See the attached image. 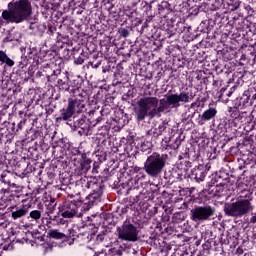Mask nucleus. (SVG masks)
I'll use <instances>...</instances> for the list:
<instances>
[{"mask_svg":"<svg viewBox=\"0 0 256 256\" xmlns=\"http://www.w3.org/2000/svg\"><path fill=\"white\" fill-rule=\"evenodd\" d=\"M187 176H185V174H179L178 173V176L176 177L177 181H183V179H186Z\"/></svg>","mask_w":256,"mask_h":256,"instance_id":"nucleus-44","label":"nucleus"},{"mask_svg":"<svg viewBox=\"0 0 256 256\" xmlns=\"http://www.w3.org/2000/svg\"><path fill=\"white\" fill-rule=\"evenodd\" d=\"M126 193L127 195H130V201H132V203H139V201H141V191L139 188H130Z\"/></svg>","mask_w":256,"mask_h":256,"instance_id":"nucleus-19","label":"nucleus"},{"mask_svg":"<svg viewBox=\"0 0 256 256\" xmlns=\"http://www.w3.org/2000/svg\"><path fill=\"white\" fill-rule=\"evenodd\" d=\"M120 37H123L124 39H127V36L129 35V30L126 28H121L119 30Z\"/></svg>","mask_w":256,"mask_h":256,"instance_id":"nucleus-32","label":"nucleus"},{"mask_svg":"<svg viewBox=\"0 0 256 256\" xmlns=\"http://www.w3.org/2000/svg\"><path fill=\"white\" fill-rule=\"evenodd\" d=\"M220 243H221L222 245H229V240H225V239H223V237H221V238H220Z\"/></svg>","mask_w":256,"mask_h":256,"instance_id":"nucleus-47","label":"nucleus"},{"mask_svg":"<svg viewBox=\"0 0 256 256\" xmlns=\"http://www.w3.org/2000/svg\"><path fill=\"white\" fill-rule=\"evenodd\" d=\"M101 117H98L97 119H96V123H99L100 121H101Z\"/></svg>","mask_w":256,"mask_h":256,"instance_id":"nucleus-56","label":"nucleus"},{"mask_svg":"<svg viewBox=\"0 0 256 256\" xmlns=\"http://www.w3.org/2000/svg\"><path fill=\"white\" fill-rule=\"evenodd\" d=\"M31 219H34V221H39L41 219V211L34 210L30 212Z\"/></svg>","mask_w":256,"mask_h":256,"instance_id":"nucleus-30","label":"nucleus"},{"mask_svg":"<svg viewBox=\"0 0 256 256\" xmlns=\"http://www.w3.org/2000/svg\"><path fill=\"white\" fill-rule=\"evenodd\" d=\"M33 237L35 239H39L40 241H43V235H41V233H39V231L33 232Z\"/></svg>","mask_w":256,"mask_h":256,"instance_id":"nucleus-36","label":"nucleus"},{"mask_svg":"<svg viewBox=\"0 0 256 256\" xmlns=\"http://www.w3.org/2000/svg\"><path fill=\"white\" fill-rule=\"evenodd\" d=\"M33 15V6L29 0H18L8 3V9L2 11V19L6 23H23L29 21Z\"/></svg>","mask_w":256,"mask_h":256,"instance_id":"nucleus-1","label":"nucleus"},{"mask_svg":"<svg viewBox=\"0 0 256 256\" xmlns=\"http://www.w3.org/2000/svg\"><path fill=\"white\" fill-rule=\"evenodd\" d=\"M28 210L25 207L12 211V219L17 220L21 219V217H25L27 215Z\"/></svg>","mask_w":256,"mask_h":256,"instance_id":"nucleus-23","label":"nucleus"},{"mask_svg":"<svg viewBox=\"0 0 256 256\" xmlns=\"http://www.w3.org/2000/svg\"><path fill=\"white\" fill-rule=\"evenodd\" d=\"M23 123H25V121H21V122L18 124V128H19V129H22L21 125H23Z\"/></svg>","mask_w":256,"mask_h":256,"instance_id":"nucleus-53","label":"nucleus"},{"mask_svg":"<svg viewBox=\"0 0 256 256\" xmlns=\"http://www.w3.org/2000/svg\"><path fill=\"white\" fill-rule=\"evenodd\" d=\"M253 211V204L250 199L238 198L235 202L224 204V213L227 217L239 219L249 215Z\"/></svg>","mask_w":256,"mask_h":256,"instance_id":"nucleus-5","label":"nucleus"},{"mask_svg":"<svg viewBox=\"0 0 256 256\" xmlns=\"http://www.w3.org/2000/svg\"><path fill=\"white\" fill-rule=\"evenodd\" d=\"M249 104H250V105H253V101H250Z\"/></svg>","mask_w":256,"mask_h":256,"instance_id":"nucleus-62","label":"nucleus"},{"mask_svg":"<svg viewBox=\"0 0 256 256\" xmlns=\"http://www.w3.org/2000/svg\"><path fill=\"white\" fill-rule=\"evenodd\" d=\"M0 61L1 63H5L6 65H8V67H13V65H15V62L11 60V58H9V56H7V53H5V51L3 50H0Z\"/></svg>","mask_w":256,"mask_h":256,"instance_id":"nucleus-22","label":"nucleus"},{"mask_svg":"<svg viewBox=\"0 0 256 256\" xmlns=\"http://www.w3.org/2000/svg\"><path fill=\"white\" fill-rule=\"evenodd\" d=\"M195 99V94L189 92H180L179 94H167L165 98H162V108L165 111L167 109H179L181 104L189 103V101H193Z\"/></svg>","mask_w":256,"mask_h":256,"instance_id":"nucleus-8","label":"nucleus"},{"mask_svg":"<svg viewBox=\"0 0 256 256\" xmlns=\"http://www.w3.org/2000/svg\"><path fill=\"white\" fill-rule=\"evenodd\" d=\"M127 97H131V98L135 97V96L133 95V90H128L127 94H126L125 96H123L122 99H125V100H126Z\"/></svg>","mask_w":256,"mask_h":256,"instance_id":"nucleus-41","label":"nucleus"},{"mask_svg":"<svg viewBox=\"0 0 256 256\" xmlns=\"http://www.w3.org/2000/svg\"><path fill=\"white\" fill-rule=\"evenodd\" d=\"M73 233H75V230L73 229L69 230V234L61 233L59 232V230H49L48 235L52 239H60V241H69L71 237H75V234Z\"/></svg>","mask_w":256,"mask_h":256,"instance_id":"nucleus-15","label":"nucleus"},{"mask_svg":"<svg viewBox=\"0 0 256 256\" xmlns=\"http://www.w3.org/2000/svg\"><path fill=\"white\" fill-rule=\"evenodd\" d=\"M148 7H149V9H151V4H149V6H148Z\"/></svg>","mask_w":256,"mask_h":256,"instance_id":"nucleus-64","label":"nucleus"},{"mask_svg":"<svg viewBox=\"0 0 256 256\" xmlns=\"http://www.w3.org/2000/svg\"><path fill=\"white\" fill-rule=\"evenodd\" d=\"M202 249H203L204 251H210V250H211V243H209V242L204 243V244L202 245Z\"/></svg>","mask_w":256,"mask_h":256,"instance_id":"nucleus-37","label":"nucleus"},{"mask_svg":"<svg viewBox=\"0 0 256 256\" xmlns=\"http://www.w3.org/2000/svg\"><path fill=\"white\" fill-rule=\"evenodd\" d=\"M236 253L238 255H243V248H237Z\"/></svg>","mask_w":256,"mask_h":256,"instance_id":"nucleus-50","label":"nucleus"},{"mask_svg":"<svg viewBox=\"0 0 256 256\" xmlns=\"http://www.w3.org/2000/svg\"><path fill=\"white\" fill-rule=\"evenodd\" d=\"M159 209L157 207H153L149 212H148V216L149 217H155V215H157Z\"/></svg>","mask_w":256,"mask_h":256,"instance_id":"nucleus-34","label":"nucleus"},{"mask_svg":"<svg viewBox=\"0 0 256 256\" xmlns=\"http://www.w3.org/2000/svg\"><path fill=\"white\" fill-rule=\"evenodd\" d=\"M227 91V88H221L220 90V98L223 97V93H225Z\"/></svg>","mask_w":256,"mask_h":256,"instance_id":"nucleus-52","label":"nucleus"},{"mask_svg":"<svg viewBox=\"0 0 256 256\" xmlns=\"http://www.w3.org/2000/svg\"><path fill=\"white\" fill-rule=\"evenodd\" d=\"M77 187L82 191H91V193L84 199L86 204L91 208L95 205L96 201L101 199L103 195V182H98L96 178L84 176L76 182Z\"/></svg>","mask_w":256,"mask_h":256,"instance_id":"nucleus-4","label":"nucleus"},{"mask_svg":"<svg viewBox=\"0 0 256 256\" xmlns=\"http://www.w3.org/2000/svg\"><path fill=\"white\" fill-rule=\"evenodd\" d=\"M7 206L5 204H0V225H3V221L5 220Z\"/></svg>","mask_w":256,"mask_h":256,"instance_id":"nucleus-29","label":"nucleus"},{"mask_svg":"<svg viewBox=\"0 0 256 256\" xmlns=\"http://www.w3.org/2000/svg\"><path fill=\"white\" fill-rule=\"evenodd\" d=\"M214 117H217V108L209 107L199 115V125H205L207 121H211Z\"/></svg>","mask_w":256,"mask_h":256,"instance_id":"nucleus-14","label":"nucleus"},{"mask_svg":"<svg viewBox=\"0 0 256 256\" xmlns=\"http://www.w3.org/2000/svg\"><path fill=\"white\" fill-rule=\"evenodd\" d=\"M67 81H69V76H64L63 78L57 80V84L59 85V87H62L64 91H71V88L69 87V84H67Z\"/></svg>","mask_w":256,"mask_h":256,"instance_id":"nucleus-27","label":"nucleus"},{"mask_svg":"<svg viewBox=\"0 0 256 256\" xmlns=\"http://www.w3.org/2000/svg\"><path fill=\"white\" fill-rule=\"evenodd\" d=\"M117 233L118 238L122 239V241L135 243L139 240V230H137L136 226L127 220L122 224V226L117 228Z\"/></svg>","mask_w":256,"mask_h":256,"instance_id":"nucleus-11","label":"nucleus"},{"mask_svg":"<svg viewBox=\"0 0 256 256\" xmlns=\"http://www.w3.org/2000/svg\"><path fill=\"white\" fill-rule=\"evenodd\" d=\"M96 240L99 243H102V241H105V234H98L97 237H96Z\"/></svg>","mask_w":256,"mask_h":256,"instance_id":"nucleus-39","label":"nucleus"},{"mask_svg":"<svg viewBox=\"0 0 256 256\" xmlns=\"http://www.w3.org/2000/svg\"><path fill=\"white\" fill-rule=\"evenodd\" d=\"M93 160L81 161L80 163V172L83 174L89 173L91 171V164Z\"/></svg>","mask_w":256,"mask_h":256,"instance_id":"nucleus-24","label":"nucleus"},{"mask_svg":"<svg viewBox=\"0 0 256 256\" xmlns=\"http://www.w3.org/2000/svg\"><path fill=\"white\" fill-rule=\"evenodd\" d=\"M184 165H185L184 171H189V169H191L192 167L191 161H184Z\"/></svg>","mask_w":256,"mask_h":256,"instance_id":"nucleus-38","label":"nucleus"},{"mask_svg":"<svg viewBox=\"0 0 256 256\" xmlns=\"http://www.w3.org/2000/svg\"><path fill=\"white\" fill-rule=\"evenodd\" d=\"M81 5H85V0H83L82 4Z\"/></svg>","mask_w":256,"mask_h":256,"instance_id":"nucleus-63","label":"nucleus"},{"mask_svg":"<svg viewBox=\"0 0 256 256\" xmlns=\"http://www.w3.org/2000/svg\"><path fill=\"white\" fill-rule=\"evenodd\" d=\"M37 77H43L45 75V70L36 73Z\"/></svg>","mask_w":256,"mask_h":256,"instance_id":"nucleus-49","label":"nucleus"},{"mask_svg":"<svg viewBox=\"0 0 256 256\" xmlns=\"http://www.w3.org/2000/svg\"><path fill=\"white\" fill-rule=\"evenodd\" d=\"M252 101H256V94L252 95Z\"/></svg>","mask_w":256,"mask_h":256,"instance_id":"nucleus-55","label":"nucleus"},{"mask_svg":"<svg viewBox=\"0 0 256 256\" xmlns=\"http://www.w3.org/2000/svg\"><path fill=\"white\" fill-rule=\"evenodd\" d=\"M91 209L87 200L77 199V200H66L59 207V211L61 216L64 219H73V217H81L83 215V211H89Z\"/></svg>","mask_w":256,"mask_h":256,"instance_id":"nucleus-6","label":"nucleus"},{"mask_svg":"<svg viewBox=\"0 0 256 256\" xmlns=\"http://www.w3.org/2000/svg\"><path fill=\"white\" fill-rule=\"evenodd\" d=\"M72 97L68 98V105L66 108L61 110L60 117L56 118V122L59 121H69L75 115H81L85 111V101L81 99L83 94L79 88H72L70 90ZM77 113V114H75Z\"/></svg>","mask_w":256,"mask_h":256,"instance_id":"nucleus-3","label":"nucleus"},{"mask_svg":"<svg viewBox=\"0 0 256 256\" xmlns=\"http://www.w3.org/2000/svg\"><path fill=\"white\" fill-rule=\"evenodd\" d=\"M46 78L49 83H55L57 81V74H55V70L52 71L50 75L46 74Z\"/></svg>","mask_w":256,"mask_h":256,"instance_id":"nucleus-31","label":"nucleus"},{"mask_svg":"<svg viewBox=\"0 0 256 256\" xmlns=\"http://www.w3.org/2000/svg\"><path fill=\"white\" fill-rule=\"evenodd\" d=\"M128 249H129V246H127V244H122V245H120L118 247L110 248L108 250V255H111V256H123V253L125 251L127 253H129Z\"/></svg>","mask_w":256,"mask_h":256,"instance_id":"nucleus-18","label":"nucleus"},{"mask_svg":"<svg viewBox=\"0 0 256 256\" xmlns=\"http://www.w3.org/2000/svg\"><path fill=\"white\" fill-rule=\"evenodd\" d=\"M11 41H15V39H13L11 37V33H9V35L6 38H4L3 42L4 43H11Z\"/></svg>","mask_w":256,"mask_h":256,"instance_id":"nucleus-40","label":"nucleus"},{"mask_svg":"<svg viewBox=\"0 0 256 256\" xmlns=\"http://www.w3.org/2000/svg\"><path fill=\"white\" fill-rule=\"evenodd\" d=\"M226 5L228 6V11H237L241 7L240 0H227Z\"/></svg>","mask_w":256,"mask_h":256,"instance_id":"nucleus-25","label":"nucleus"},{"mask_svg":"<svg viewBox=\"0 0 256 256\" xmlns=\"http://www.w3.org/2000/svg\"><path fill=\"white\" fill-rule=\"evenodd\" d=\"M162 141H165L167 143V147L170 149H179V145H181V138L179 137H170L169 139L163 138Z\"/></svg>","mask_w":256,"mask_h":256,"instance_id":"nucleus-20","label":"nucleus"},{"mask_svg":"<svg viewBox=\"0 0 256 256\" xmlns=\"http://www.w3.org/2000/svg\"><path fill=\"white\" fill-rule=\"evenodd\" d=\"M195 105H196L195 103H192V104H191V107H195Z\"/></svg>","mask_w":256,"mask_h":256,"instance_id":"nucleus-61","label":"nucleus"},{"mask_svg":"<svg viewBox=\"0 0 256 256\" xmlns=\"http://www.w3.org/2000/svg\"><path fill=\"white\" fill-rule=\"evenodd\" d=\"M241 59H247V54L242 55Z\"/></svg>","mask_w":256,"mask_h":256,"instance_id":"nucleus-57","label":"nucleus"},{"mask_svg":"<svg viewBox=\"0 0 256 256\" xmlns=\"http://www.w3.org/2000/svg\"><path fill=\"white\" fill-rule=\"evenodd\" d=\"M191 155H193V151L188 152V157L191 158Z\"/></svg>","mask_w":256,"mask_h":256,"instance_id":"nucleus-54","label":"nucleus"},{"mask_svg":"<svg viewBox=\"0 0 256 256\" xmlns=\"http://www.w3.org/2000/svg\"><path fill=\"white\" fill-rule=\"evenodd\" d=\"M169 7V3L163 2L161 5H158V11L161 13L162 11H165Z\"/></svg>","mask_w":256,"mask_h":256,"instance_id":"nucleus-33","label":"nucleus"},{"mask_svg":"<svg viewBox=\"0 0 256 256\" xmlns=\"http://www.w3.org/2000/svg\"><path fill=\"white\" fill-rule=\"evenodd\" d=\"M211 187L212 193H214L215 197H219V195L225 191V183H219Z\"/></svg>","mask_w":256,"mask_h":256,"instance_id":"nucleus-26","label":"nucleus"},{"mask_svg":"<svg viewBox=\"0 0 256 256\" xmlns=\"http://www.w3.org/2000/svg\"><path fill=\"white\" fill-rule=\"evenodd\" d=\"M68 121V125L73 129L74 131L78 130V134L83 137H87L89 135V132L91 131V125L89 124V119H87V116L83 114H76L75 116H72Z\"/></svg>","mask_w":256,"mask_h":256,"instance_id":"nucleus-10","label":"nucleus"},{"mask_svg":"<svg viewBox=\"0 0 256 256\" xmlns=\"http://www.w3.org/2000/svg\"><path fill=\"white\" fill-rule=\"evenodd\" d=\"M137 105L138 108L134 109L137 121H145V117H161V113H164L163 102L157 97L140 98Z\"/></svg>","mask_w":256,"mask_h":256,"instance_id":"nucleus-2","label":"nucleus"},{"mask_svg":"<svg viewBox=\"0 0 256 256\" xmlns=\"http://www.w3.org/2000/svg\"><path fill=\"white\" fill-rule=\"evenodd\" d=\"M46 214L48 215L49 219L51 221H55V219H57V216H51L53 215V213H55V209L57 208V203H55V201L49 202L46 205Z\"/></svg>","mask_w":256,"mask_h":256,"instance_id":"nucleus-21","label":"nucleus"},{"mask_svg":"<svg viewBox=\"0 0 256 256\" xmlns=\"http://www.w3.org/2000/svg\"><path fill=\"white\" fill-rule=\"evenodd\" d=\"M97 169H99V165H96V163H94L92 168V173H98Z\"/></svg>","mask_w":256,"mask_h":256,"instance_id":"nucleus-46","label":"nucleus"},{"mask_svg":"<svg viewBox=\"0 0 256 256\" xmlns=\"http://www.w3.org/2000/svg\"><path fill=\"white\" fill-rule=\"evenodd\" d=\"M17 180V175L11 171H3V173L0 176V181L2 183H5L9 187H15Z\"/></svg>","mask_w":256,"mask_h":256,"instance_id":"nucleus-16","label":"nucleus"},{"mask_svg":"<svg viewBox=\"0 0 256 256\" xmlns=\"http://www.w3.org/2000/svg\"><path fill=\"white\" fill-rule=\"evenodd\" d=\"M166 249H167V251H171V247L169 245L167 246Z\"/></svg>","mask_w":256,"mask_h":256,"instance_id":"nucleus-59","label":"nucleus"},{"mask_svg":"<svg viewBox=\"0 0 256 256\" xmlns=\"http://www.w3.org/2000/svg\"><path fill=\"white\" fill-rule=\"evenodd\" d=\"M88 65H91V67H94V69H97L101 63H97L96 65L93 66V62H89Z\"/></svg>","mask_w":256,"mask_h":256,"instance_id":"nucleus-51","label":"nucleus"},{"mask_svg":"<svg viewBox=\"0 0 256 256\" xmlns=\"http://www.w3.org/2000/svg\"><path fill=\"white\" fill-rule=\"evenodd\" d=\"M221 53L224 61H233L235 59V52L233 50H222Z\"/></svg>","mask_w":256,"mask_h":256,"instance_id":"nucleus-28","label":"nucleus"},{"mask_svg":"<svg viewBox=\"0 0 256 256\" xmlns=\"http://www.w3.org/2000/svg\"><path fill=\"white\" fill-rule=\"evenodd\" d=\"M81 159L82 161H91V159L87 158V154L86 153H81Z\"/></svg>","mask_w":256,"mask_h":256,"instance_id":"nucleus-45","label":"nucleus"},{"mask_svg":"<svg viewBox=\"0 0 256 256\" xmlns=\"http://www.w3.org/2000/svg\"><path fill=\"white\" fill-rule=\"evenodd\" d=\"M215 207L204 204L202 206H195L190 211V219L194 223H203V221H211V218L215 217Z\"/></svg>","mask_w":256,"mask_h":256,"instance_id":"nucleus-9","label":"nucleus"},{"mask_svg":"<svg viewBox=\"0 0 256 256\" xmlns=\"http://www.w3.org/2000/svg\"><path fill=\"white\" fill-rule=\"evenodd\" d=\"M167 165V154H159L154 152L148 156L144 162V171L149 177L157 178L163 173V169Z\"/></svg>","mask_w":256,"mask_h":256,"instance_id":"nucleus-7","label":"nucleus"},{"mask_svg":"<svg viewBox=\"0 0 256 256\" xmlns=\"http://www.w3.org/2000/svg\"><path fill=\"white\" fill-rule=\"evenodd\" d=\"M165 132H167V122H163L157 128L148 130L147 137H150L151 141H157Z\"/></svg>","mask_w":256,"mask_h":256,"instance_id":"nucleus-13","label":"nucleus"},{"mask_svg":"<svg viewBox=\"0 0 256 256\" xmlns=\"http://www.w3.org/2000/svg\"><path fill=\"white\" fill-rule=\"evenodd\" d=\"M231 117H233V119H237V117H239V110L236 106H234V110L231 113Z\"/></svg>","mask_w":256,"mask_h":256,"instance_id":"nucleus-35","label":"nucleus"},{"mask_svg":"<svg viewBox=\"0 0 256 256\" xmlns=\"http://www.w3.org/2000/svg\"><path fill=\"white\" fill-rule=\"evenodd\" d=\"M206 169L204 165H198L197 167L191 170V173L188 174L190 179H195L197 183H201V181H205L206 177Z\"/></svg>","mask_w":256,"mask_h":256,"instance_id":"nucleus-12","label":"nucleus"},{"mask_svg":"<svg viewBox=\"0 0 256 256\" xmlns=\"http://www.w3.org/2000/svg\"><path fill=\"white\" fill-rule=\"evenodd\" d=\"M197 157H199V154H195V155L193 156V159H197Z\"/></svg>","mask_w":256,"mask_h":256,"instance_id":"nucleus-58","label":"nucleus"},{"mask_svg":"<svg viewBox=\"0 0 256 256\" xmlns=\"http://www.w3.org/2000/svg\"><path fill=\"white\" fill-rule=\"evenodd\" d=\"M84 62H85V60L83 58H81V57H78L75 60L76 65H83Z\"/></svg>","mask_w":256,"mask_h":256,"instance_id":"nucleus-42","label":"nucleus"},{"mask_svg":"<svg viewBox=\"0 0 256 256\" xmlns=\"http://www.w3.org/2000/svg\"><path fill=\"white\" fill-rule=\"evenodd\" d=\"M235 95V97L237 96V93L235 92V87H232L231 90L227 93V97H231L232 95Z\"/></svg>","mask_w":256,"mask_h":256,"instance_id":"nucleus-43","label":"nucleus"},{"mask_svg":"<svg viewBox=\"0 0 256 256\" xmlns=\"http://www.w3.org/2000/svg\"><path fill=\"white\" fill-rule=\"evenodd\" d=\"M249 99H251V92L244 91L243 95L239 98L236 99L235 106L236 108L239 109V107H247V103H249Z\"/></svg>","mask_w":256,"mask_h":256,"instance_id":"nucleus-17","label":"nucleus"},{"mask_svg":"<svg viewBox=\"0 0 256 256\" xmlns=\"http://www.w3.org/2000/svg\"><path fill=\"white\" fill-rule=\"evenodd\" d=\"M250 223H256V213H252V217L250 218Z\"/></svg>","mask_w":256,"mask_h":256,"instance_id":"nucleus-48","label":"nucleus"},{"mask_svg":"<svg viewBox=\"0 0 256 256\" xmlns=\"http://www.w3.org/2000/svg\"><path fill=\"white\" fill-rule=\"evenodd\" d=\"M250 55L255 59V53H250Z\"/></svg>","mask_w":256,"mask_h":256,"instance_id":"nucleus-60","label":"nucleus"}]
</instances>
